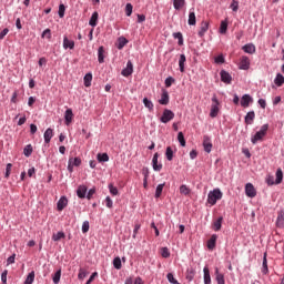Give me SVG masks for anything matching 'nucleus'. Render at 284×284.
Listing matches in <instances>:
<instances>
[{
	"mask_svg": "<svg viewBox=\"0 0 284 284\" xmlns=\"http://www.w3.org/2000/svg\"><path fill=\"white\" fill-rule=\"evenodd\" d=\"M267 130H270V124H263L252 138H251V143L253 145H256L257 141H263L264 136H267Z\"/></svg>",
	"mask_w": 284,
	"mask_h": 284,
	"instance_id": "nucleus-1",
	"label": "nucleus"
},
{
	"mask_svg": "<svg viewBox=\"0 0 284 284\" xmlns=\"http://www.w3.org/2000/svg\"><path fill=\"white\" fill-rule=\"evenodd\" d=\"M223 199V192L221 189H214L207 194V203L210 205H216V201H221Z\"/></svg>",
	"mask_w": 284,
	"mask_h": 284,
	"instance_id": "nucleus-2",
	"label": "nucleus"
},
{
	"mask_svg": "<svg viewBox=\"0 0 284 284\" xmlns=\"http://www.w3.org/2000/svg\"><path fill=\"white\" fill-rule=\"evenodd\" d=\"M266 183H267V185H281V183H283V170H281V169L276 170L275 181H274L273 175H267Z\"/></svg>",
	"mask_w": 284,
	"mask_h": 284,
	"instance_id": "nucleus-3",
	"label": "nucleus"
},
{
	"mask_svg": "<svg viewBox=\"0 0 284 284\" xmlns=\"http://www.w3.org/2000/svg\"><path fill=\"white\" fill-rule=\"evenodd\" d=\"M212 105H211V112L210 116L211 119H216L219 116V105H221V102H219V98L214 94L211 99Z\"/></svg>",
	"mask_w": 284,
	"mask_h": 284,
	"instance_id": "nucleus-4",
	"label": "nucleus"
},
{
	"mask_svg": "<svg viewBox=\"0 0 284 284\" xmlns=\"http://www.w3.org/2000/svg\"><path fill=\"white\" fill-rule=\"evenodd\" d=\"M174 119V111L170 109H164L160 118L161 123H170Z\"/></svg>",
	"mask_w": 284,
	"mask_h": 284,
	"instance_id": "nucleus-5",
	"label": "nucleus"
},
{
	"mask_svg": "<svg viewBox=\"0 0 284 284\" xmlns=\"http://www.w3.org/2000/svg\"><path fill=\"white\" fill-rule=\"evenodd\" d=\"M134 72V64H132V61L129 60L126 62V68H124L121 71L122 77H132V73Z\"/></svg>",
	"mask_w": 284,
	"mask_h": 284,
	"instance_id": "nucleus-6",
	"label": "nucleus"
},
{
	"mask_svg": "<svg viewBox=\"0 0 284 284\" xmlns=\"http://www.w3.org/2000/svg\"><path fill=\"white\" fill-rule=\"evenodd\" d=\"M221 81L222 83H226V85H230L232 83V74L225 70H221L220 72Z\"/></svg>",
	"mask_w": 284,
	"mask_h": 284,
	"instance_id": "nucleus-7",
	"label": "nucleus"
},
{
	"mask_svg": "<svg viewBox=\"0 0 284 284\" xmlns=\"http://www.w3.org/2000/svg\"><path fill=\"white\" fill-rule=\"evenodd\" d=\"M245 194H246V196H248V199H254V196H256V189L254 187V184L246 183Z\"/></svg>",
	"mask_w": 284,
	"mask_h": 284,
	"instance_id": "nucleus-8",
	"label": "nucleus"
},
{
	"mask_svg": "<svg viewBox=\"0 0 284 284\" xmlns=\"http://www.w3.org/2000/svg\"><path fill=\"white\" fill-rule=\"evenodd\" d=\"M276 227H278L280 230L284 229V209L280 210L277 212V219L275 222Z\"/></svg>",
	"mask_w": 284,
	"mask_h": 284,
	"instance_id": "nucleus-9",
	"label": "nucleus"
},
{
	"mask_svg": "<svg viewBox=\"0 0 284 284\" xmlns=\"http://www.w3.org/2000/svg\"><path fill=\"white\" fill-rule=\"evenodd\" d=\"M68 207V197L65 195L61 196L57 203V210L58 212H63Z\"/></svg>",
	"mask_w": 284,
	"mask_h": 284,
	"instance_id": "nucleus-10",
	"label": "nucleus"
},
{
	"mask_svg": "<svg viewBox=\"0 0 284 284\" xmlns=\"http://www.w3.org/2000/svg\"><path fill=\"white\" fill-rule=\"evenodd\" d=\"M160 105H168L170 103V92L168 90L163 89L161 99L159 100Z\"/></svg>",
	"mask_w": 284,
	"mask_h": 284,
	"instance_id": "nucleus-11",
	"label": "nucleus"
},
{
	"mask_svg": "<svg viewBox=\"0 0 284 284\" xmlns=\"http://www.w3.org/2000/svg\"><path fill=\"white\" fill-rule=\"evenodd\" d=\"M254 99L250 94H244L241 99V105L242 108H250V103H253Z\"/></svg>",
	"mask_w": 284,
	"mask_h": 284,
	"instance_id": "nucleus-12",
	"label": "nucleus"
},
{
	"mask_svg": "<svg viewBox=\"0 0 284 284\" xmlns=\"http://www.w3.org/2000/svg\"><path fill=\"white\" fill-rule=\"evenodd\" d=\"M203 148H204V152H206L207 154L212 152V142L210 140V136L207 135L203 136Z\"/></svg>",
	"mask_w": 284,
	"mask_h": 284,
	"instance_id": "nucleus-13",
	"label": "nucleus"
},
{
	"mask_svg": "<svg viewBox=\"0 0 284 284\" xmlns=\"http://www.w3.org/2000/svg\"><path fill=\"white\" fill-rule=\"evenodd\" d=\"M74 119V113L72 112V109H67L64 112V123L65 125H70L72 123V120Z\"/></svg>",
	"mask_w": 284,
	"mask_h": 284,
	"instance_id": "nucleus-14",
	"label": "nucleus"
},
{
	"mask_svg": "<svg viewBox=\"0 0 284 284\" xmlns=\"http://www.w3.org/2000/svg\"><path fill=\"white\" fill-rule=\"evenodd\" d=\"M254 119H256V113L254 111H250L244 118V123H246V125H252L254 123Z\"/></svg>",
	"mask_w": 284,
	"mask_h": 284,
	"instance_id": "nucleus-15",
	"label": "nucleus"
},
{
	"mask_svg": "<svg viewBox=\"0 0 284 284\" xmlns=\"http://www.w3.org/2000/svg\"><path fill=\"white\" fill-rule=\"evenodd\" d=\"M240 70H247L250 68V58L247 55H242L240 61Z\"/></svg>",
	"mask_w": 284,
	"mask_h": 284,
	"instance_id": "nucleus-16",
	"label": "nucleus"
},
{
	"mask_svg": "<svg viewBox=\"0 0 284 284\" xmlns=\"http://www.w3.org/2000/svg\"><path fill=\"white\" fill-rule=\"evenodd\" d=\"M242 50L246 54H254L256 52V45H254V43H246L242 47Z\"/></svg>",
	"mask_w": 284,
	"mask_h": 284,
	"instance_id": "nucleus-17",
	"label": "nucleus"
},
{
	"mask_svg": "<svg viewBox=\"0 0 284 284\" xmlns=\"http://www.w3.org/2000/svg\"><path fill=\"white\" fill-rule=\"evenodd\" d=\"M207 30H210V22L207 21H202L201 23V28L199 31V37L202 39V37H205V32H207Z\"/></svg>",
	"mask_w": 284,
	"mask_h": 284,
	"instance_id": "nucleus-18",
	"label": "nucleus"
},
{
	"mask_svg": "<svg viewBox=\"0 0 284 284\" xmlns=\"http://www.w3.org/2000/svg\"><path fill=\"white\" fill-rule=\"evenodd\" d=\"M87 194H88V186L85 185H80L77 190V196L79 199H87Z\"/></svg>",
	"mask_w": 284,
	"mask_h": 284,
	"instance_id": "nucleus-19",
	"label": "nucleus"
},
{
	"mask_svg": "<svg viewBox=\"0 0 284 284\" xmlns=\"http://www.w3.org/2000/svg\"><path fill=\"white\" fill-rule=\"evenodd\" d=\"M217 239H219V235L216 234L211 235L210 240L206 243L207 250H214L216 247Z\"/></svg>",
	"mask_w": 284,
	"mask_h": 284,
	"instance_id": "nucleus-20",
	"label": "nucleus"
},
{
	"mask_svg": "<svg viewBox=\"0 0 284 284\" xmlns=\"http://www.w3.org/2000/svg\"><path fill=\"white\" fill-rule=\"evenodd\" d=\"M44 143H50V141H52V136H54V130L52 128H48L44 131Z\"/></svg>",
	"mask_w": 284,
	"mask_h": 284,
	"instance_id": "nucleus-21",
	"label": "nucleus"
},
{
	"mask_svg": "<svg viewBox=\"0 0 284 284\" xmlns=\"http://www.w3.org/2000/svg\"><path fill=\"white\" fill-rule=\"evenodd\" d=\"M262 274L264 275L270 274V268L267 267V252L263 254Z\"/></svg>",
	"mask_w": 284,
	"mask_h": 284,
	"instance_id": "nucleus-22",
	"label": "nucleus"
},
{
	"mask_svg": "<svg viewBox=\"0 0 284 284\" xmlns=\"http://www.w3.org/2000/svg\"><path fill=\"white\" fill-rule=\"evenodd\" d=\"M99 23V12H93L90 20H89V26H91V28H97Z\"/></svg>",
	"mask_w": 284,
	"mask_h": 284,
	"instance_id": "nucleus-23",
	"label": "nucleus"
},
{
	"mask_svg": "<svg viewBox=\"0 0 284 284\" xmlns=\"http://www.w3.org/2000/svg\"><path fill=\"white\" fill-rule=\"evenodd\" d=\"M105 48L103 45L98 49V61L99 63H105Z\"/></svg>",
	"mask_w": 284,
	"mask_h": 284,
	"instance_id": "nucleus-24",
	"label": "nucleus"
},
{
	"mask_svg": "<svg viewBox=\"0 0 284 284\" xmlns=\"http://www.w3.org/2000/svg\"><path fill=\"white\" fill-rule=\"evenodd\" d=\"M221 227H223V216L217 217V220L213 222L214 232H221Z\"/></svg>",
	"mask_w": 284,
	"mask_h": 284,
	"instance_id": "nucleus-25",
	"label": "nucleus"
},
{
	"mask_svg": "<svg viewBox=\"0 0 284 284\" xmlns=\"http://www.w3.org/2000/svg\"><path fill=\"white\" fill-rule=\"evenodd\" d=\"M215 281L217 284H225V275L219 272V267H215Z\"/></svg>",
	"mask_w": 284,
	"mask_h": 284,
	"instance_id": "nucleus-26",
	"label": "nucleus"
},
{
	"mask_svg": "<svg viewBox=\"0 0 284 284\" xmlns=\"http://www.w3.org/2000/svg\"><path fill=\"white\" fill-rule=\"evenodd\" d=\"M187 23L189 26H196V13L194 9L190 10Z\"/></svg>",
	"mask_w": 284,
	"mask_h": 284,
	"instance_id": "nucleus-27",
	"label": "nucleus"
},
{
	"mask_svg": "<svg viewBox=\"0 0 284 284\" xmlns=\"http://www.w3.org/2000/svg\"><path fill=\"white\" fill-rule=\"evenodd\" d=\"M194 276H196V270L194 267H190L186 270V281H194Z\"/></svg>",
	"mask_w": 284,
	"mask_h": 284,
	"instance_id": "nucleus-28",
	"label": "nucleus"
},
{
	"mask_svg": "<svg viewBox=\"0 0 284 284\" xmlns=\"http://www.w3.org/2000/svg\"><path fill=\"white\" fill-rule=\"evenodd\" d=\"M63 48L64 50H74V41L72 40H69L68 37H64L63 39Z\"/></svg>",
	"mask_w": 284,
	"mask_h": 284,
	"instance_id": "nucleus-29",
	"label": "nucleus"
},
{
	"mask_svg": "<svg viewBox=\"0 0 284 284\" xmlns=\"http://www.w3.org/2000/svg\"><path fill=\"white\" fill-rule=\"evenodd\" d=\"M204 284H212V277L210 276V267L204 266Z\"/></svg>",
	"mask_w": 284,
	"mask_h": 284,
	"instance_id": "nucleus-30",
	"label": "nucleus"
},
{
	"mask_svg": "<svg viewBox=\"0 0 284 284\" xmlns=\"http://www.w3.org/2000/svg\"><path fill=\"white\" fill-rule=\"evenodd\" d=\"M185 61H187V58H185V54H180V60H179V68L180 72H185Z\"/></svg>",
	"mask_w": 284,
	"mask_h": 284,
	"instance_id": "nucleus-31",
	"label": "nucleus"
},
{
	"mask_svg": "<svg viewBox=\"0 0 284 284\" xmlns=\"http://www.w3.org/2000/svg\"><path fill=\"white\" fill-rule=\"evenodd\" d=\"M97 159L99 163H108V161H110V155H108V153H98Z\"/></svg>",
	"mask_w": 284,
	"mask_h": 284,
	"instance_id": "nucleus-32",
	"label": "nucleus"
},
{
	"mask_svg": "<svg viewBox=\"0 0 284 284\" xmlns=\"http://www.w3.org/2000/svg\"><path fill=\"white\" fill-rule=\"evenodd\" d=\"M274 83L277 88H282V85L284 84V77L281 73H277L274 79Z\"/></svg>",
	"mask_w": 284,
	"mask_h": 284,
	"instance_id": "nucleus-33",
	"label": "nucleus"
},
{
	"mask_svg": "<svg viewBox=\"0 0 284 284\" xmlns=\"http://www.w3.org/2000/svg\"><path fill=\"white\" fill-rule=\"evenodd\" d=\"M142 102L144 106L149 109V112H152L154 110V103L150 99L143 98Z\"/></svg>",
	"mask_w": 284,
	"mask_h": 284,
	"instance_id": "nucleus-34",
	"label": "nucleus"
},
{
	"mask_svg": "<svg viewBox=\"0 0 284 284\" xmlns=\"http://www.w3.org/2000/svg\"><path fill=\"white\" fill-rule=\"evenodd\" d=\"M84 81V88H90V85H92V73L89 72L84 75L83 78Z\"/></svg>",
	"mask_w": 284,
	"mask_h": 284,
	"instance_id": "nucleus-35",
	"label": "nucleus"
},
{
	"mask_svg": "<svg viewBox=\"0 0 284 284\" xmlns=\"http://www.w3.org/2000/svg\"><path fill=\"white\" fill-rule=\"evenodd\" d=\"M125 45H128V40L125 39V37H120L118 39V50H123Z\"/></svg>",
	"mask_w": 284,
	"mask_h": 284,
	"instance_id": "nucleus-36",
	"label": "nucleus"
},
{
	"mask_svg": "<svg viewBox=\"0 0 284 284\" xmlns=\"http://www.w3.org/2000/svg\"><path fill=\"white\" fill-rule=\"evenodd\" d=\"M174 10H181L185 7V0H173Z\"/></svg>",
	"mask_w": 284,
	"mask_h": 284,
	"instance_id": "nucleus-37",
	"label": "nucleus"
},
{
	"mask_svg": "<svg viewBox=\"0 0 284 284\" xmlns=\"http://www.w3.org/2000/svg\"><path fill=\"white\" fill-rule=\"evenodd\" d=\"M165 187V183L159 184L155 189V199H161V194H163V189Z\"/></svg>",
	"mask_w": 284,
	"mask_h": 284,
	"instance_id": "nucleus-38",
	"label": "nucleus"
},
{
	"mask_svg": "<svg viewBox=\"0 0 284 284\" xmlns=\"http://www.w3.org/2000/svg\"><path fill=\"white\" fill-rule=\"evenodd\" d=\"M32 152H33L32 144H28L24 146V149H23L24 156H27V158L32 156Z\"/></svg>",
	"mask_w": 284,
	"mask_h": 284,
	"instance_id": "nucleus-39",
	"label": "nucleus"
},
{
	"mask_svg": "<svg viewBox=\"0 0 284 284\" xmlns=\"http://www.w3.org/2000/svg\"><path fill=\"white\" fill-rule=\"evenodd\" d=\"M165 156L168 161H172L174 159V151L172 150V146L166 148Z\"/></svg>",
	"mask_w": 284,
	"mask_h": 284,
	"instance_id": "nucleus-40",
	"label": "nucleus"
},
{
	"mask_svg": "<svg viewBox=\"0 0 284 284\" xmlns=\"http://www.w3.org/2000/svg\"><path fill=\"white\" fill-rule=\"evenodd\" d=\"M52 281L54 284H59L61 282V268L53 274Z\"/></svg>",
	"mask_w": 284,
	"mask_h": 284,
	"instance_id": "nucleus-41",
	"label": "nucleus"
},
{
	"mask_svg": "<svg viewBox=\"0 0 284 284\" xmlns=\"http://www.w3.org/2000/svg\"><path fill=\"white\" fill-rule=\"evenodd\" d=\"M61 239H65V233L63 231H59L57 234L52 235V241H61Z\"/></svg>",
	"mask_w": 284,
	"mask_h": 284,
	"instance_id": "nucleus-42",
	"label": "nucleus"
},
{
	"mask_svg": "<svg viewBox=\"0 0 284 284\" xmlns=\"http://www.w3.org/2000/svg\"><path fill=\"white\" fill-rule=\"evenodd\" d=\"M227 32V20H223L220 24V34H225Z\"/></svg>",
	"mask_w": 284,
	"mask_h": 284,
	"instance_id": "nucleus-43",
	"label": "nucleus"
},
{
	"mask_svg": "<svg viewBox=\"0 0 284 284\" xmlns=\"http://www.w3.org/2000/svg\"><path fill=\"white\" fill-rule=\"evenodd\" d=\"M178 141L182 148H185L186 142H185V135L183 134V132L178 133Z\"/></svg>",
	"mask_w": 284,
	"mask_h": 284,
	"instance_id": "nucleus-44",
	"label": "nucleus"
},
{
	"mask_svg": "<svg viewBox=\"0 0 284 284\" xmlns=\"http://www.w3.org/2000/svg\"><path fill=\"white\" fill-rule=\"evenodd\" d=\"M69 161H71V165L74 168L81 166V158H69Z\"/></svg>",
	"mask_w": 284,
	"mask_h": 284,
	"instance_id": "nucleus-45",
	"label": "nucleus"
},
{
	"mask_svg": "<svg viewBox=\"0 0 284 284\" xmlns=\"http://www.w3.org/2000/svg\"><path fill=\"white\" fill-rule=\"evenodd\" d=\"M32 283H34V271H31L24 281V284H32Z\"/></svg>",
	"mask_w": 284,
	"mask_h": 284,
	"instance_id": "nucleus-46",
	"label": "nucleus"
},
{
	"mask_svg": "<svg viewBox=\"0 0 284 284\" xmlns=\"http://www.w3.org/2000/svg\"><path fill=\"white\" fill-rule=\"evenodd\" d=\"M173 38L178 39V45H183V33L175 32L173 33Z\"/></svg>",
	"mask_w": 284,
	"mask_h": 284,
	"instance_id": "nucleus-47",
	"label": "nucleus"
},
{
	"mask_svg": "<svg viewBox=\"0 0 284 284\" xmlns=\"http://www.w3.org/2000/svg\"><path fill=\"white\" fill-rule=\"evenodd\" d=\"M113 267L115 270H121V267H123V265L121 264V257H114L113 258Z\"/></svg>",
	"mask_w": 284,
	"mask_h": 284,
	"instance_id": "nucleus-48",
	"label": "nucleus"
},
{
	"mask_svg": "<svg viewBox=\"0 0 284 284\" xmlns=\"http://www.w3.org/2000/svg\"><path fill=\"white\" fill-rule=\"evenodd\" d=\"M214 63H216L217 65H222V63H225V55L219 54L217 57H215Z\"/></svg>",
	"mask_w": 284,
	"mask_h": 284,
	"instance_id": "nucleus-49",
	"label": "nucleus"
},
{
	"mask_svg": "<svg viewBox=\"0 0 284 284\" xmlns=\"http://www.w3.org/2000/svg\"><path fill=\"white\" fill-rule=\"evenodd\" d=\"M161 256L162 258H170V248L168 246L161 248Z\"/></svg>",
	"mask_w": 284,
	"mask_h": 284,
	"instance_id": "nucleus-50",
	"label": "nucleus"
},
{
	"mask_svg": "<svg viewBox=\"0 0 284 284\" xmlns=\"http://www.w3.org/2000/svg\"><path fill=\"white\" fill-rule=\"evenodd\" d=\"M176 80L173 77H168L164 81L165 88H172V83H175Z\"/></svg>",
	"mask_w": 284,
	"mask_h": 284,
	"instance_id": "nucleus-51",
	"label": "nucleus"
},
{
	"mask_svg": "<svg viewBox=\"0 0 284 284\" xmlns=\"http://www.w3.org/2000/svg\"><path fill=\"white\" fill-rule=\"evenodd\" d=\"M58 14L60 19H63V17H65V4L61 3L59 6Z\"/></svg>",
	"mask_w": 284,
	"mask_h": 284,
	"instance_id": "nucleus-52",
	"label": "nucleus"
},
{
	"mask_svg": "<svg viewBox=\"0 0 284 284\" xmlns=\"http://www.w3.org/2000/svg\"><path fill=\"white\" fill-rule=\"evenodd\" d=\"M180 194H184V196H187V194H190V187H187V185L182 184L180 186Z\"/></svg>",
	"mask_w": 284,
	"mask_h": 284,
	"instance_id": "nucleus-53",
	"label": "nucleus"
},
{
	"mask_svg": "<svg viewBox=\"0 0 284 284\" xmlns=\"http://www.w3.org/2000/svg\"><path fill=\"white\" fill-rule=\"evenodd\" d=\"M132 10H134V7L132 3H126L125 6V16L126 17H132Z\"/></svg>",
	"mask_w": 284,
	"mask_h": 284,
	"instance_id": "nucleus-54",
	"label": "nucleus"
},
{
	"mask_svg": "<svg viewBox=\"0 0 284 284\" xmlns=\"http://www.w3.org/2000/svg\"><path fill=\"white\" fill-rule=\"evenodd\" d=\"M11 172H12V163H8L6 166L4 179H10Z\"/></svg>",
	"mask_w": 284,
	"mask_h": 284,
	"instance_id": "nucleus-55",
	"label": "nucleus"
},
{
	"mask_svg": "<svg viewBox=\"0 0 284 284\" xmlns=\"http://www.w3.org/2000/svg\"><path fill=\"white\" fill-rule=\"evenodd\" d=\"M88 232H90V222L89 221H84L82 223V233L83 234H88Z\"/></svg>",
	"mask_w": 284,
	"mask_h": 284,
	"instance_id": "nucleus-56",
	"label": "nucleus"
},
{
	"mask_svg": "<svg viewBox=\"0 0 284 284\" xmlns=\"http://www.w3.org/2000/svg\"><path fill=\"white\" fill-rule=\"evenodd\" d=\"M109 192L112 194V196H116V194H119V189H116V186L113 184H109Z\"/></svg>",
	"mask_w": 284,
	"mask_h": 284,
	"instance_id": "nucleus-57",
	"label": "nucleus"
},
{
	"mask_svg": "<svg viewBox=\"0 0 284 284\" xmlns=\"http://www.w3.org/2000/svg\"><path fill=\"white\" fill-rule=\"evenodd\" d=\"M230 8L233 12H239V1L232 0Z\"/></svg>",
	"mask_w": 284,
	"mask_h": 284,
	"instance_id": "nucleus-58",
	"label": "nucleus"
},
{
	"mask_svg": "<svg viewBox=\"0 0 284 284\" xmlns=\"http://www.w3.org/2000/svg\"><path fill=\"white\" fill-rule=\"evenodd\" d=\"M1 282H2V284H8V270H4L1 273Z\"/></svg>",
	"mask_w": 284,
	"mask_h": 284,
	"instance_id": "nucleus-59",
	"label": "nucleus"
},
{
	"mask_svg": "<svg viewBox=\"0 0 284 284\" xmlns=\"http://www.w3.org/2000/svg\"><path fill=\"white\" fill-rule=\"evenodd\" d=\"M152 168H153L154 172H161V170H163V164L155 162L152 164Z\"/></svg>",
	"mask_w": 284,
	"mask_h": 284,
	"instance_id": "nucleus-60",
	"label": "nucleus"
},
{
	"mask_svg": "<svg viewBox=\"0 0 284 284\" xmlns=\"http://www.w3.org/2000/svg\"><path fill=\"white\" fill-rule=\"evenodd\" d=\"M85 276H88V273L85 271H83V268H80L79 274H78L79 281H83V278H85Z\"/></svg>",
	"mask_w": 284,
	"mask_h": 284,
	"instance_id": "nucleus-61",
	"label": "nucleus"
},
{
	"mask_svg": "<svg viewBox=\"0 0 284 284\" xmlns=\"http://www.w3.org/2000/svg\"><path fill=\"white\" fill-rule=\"evenodd\" d=\"M94 194H97V189H94V187L90 189L87 193V199L90 201V199H92V196H94Z\"/></svg>",
	"mask_w": 284,
	"mask_h": 284,
	"instance_id": "nucleus-62",
	"label": "nucleus"
},
{
	"mask_svg": "<svg viewBox=\"0 0 284 284\" xmlns=\"http://www.w3.org/2000/svg\"><path fill=\"white\" fill-rule=\"evenodd\" d=\"M47 37V39H52V31L50 29H45L43 32H42V39Z\"/></svg>",
	"mask_w": 284,
	"mask_h": 284,
	"instance_id": "nucleus-63",
	"label": "nucleus"
},
{
	"mask_svg": "<svg viewBox=\"0 0 284 284\" xmlns=\"http://www.w3.org/2000/svg\"><path fill=\"white\" fill-rule=\"evenodd\" d=\"M105 203H106V207H109V210H112L113 202H112V199L110 196L105 197Z\"/></svg>",
	"mask_w": 284,
	"mask_h": 284,
	"instance_id": "nucleus-64",
	"label": "nucleus"
}]
</instances>
